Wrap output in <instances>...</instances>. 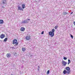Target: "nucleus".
<instances>
[{"mask_svg": "<svg viewBox=\"0 0 75 75\" xmlns=\"http://www.w3.org/2000/svg\"><path fill=\"white\" fill-rule=\"evenodd\" d=\"M44 31H43L42 33H41L42 34H44Z\"/></svg>", "mask_w": 75, "mask_h": 75, "instance_id": "obj_22", "label": "nucleus"}, {"mask_svg": "<svg viewBox=\"0 0 75 75\" xmlns=\"http://www.w3.org/2000/svg\"><path fill=\"white\" fill-rule=\"evenodd\" d=\"M73 23H74V25H75V22H74Z\"/></svg>", "mask_w": 75, "mask_h": 75, "instance_id": "obj_25", "label": "nucleus"}, {"mask_svg": "<svg viewBox=\"0 0 75 75\" xmlns=\"http://www.w3.org/2000/svg\"><path fill=\"white\" fill-rule=\"evenodd\" d=\"M22 50L24 52L26 50V49L25 48V47H23L22 49Z\"/></svg>", "mask_w": 75, "mask_h": 75, "instance_id": "obj_12", "label": "nucleus"}, {"mask_svg": "<svg viewBox=\"0 0 75 75\" xmlns=\"http://www.w3.org/2000/svg\"><path fill=\"white\" fill-rule=\"evenodd\" d=\"M66 69L68 71H69L70 70V68L69 67H67L66 68Z\"/></svg>", "mask_w": 75, "mask_h": 75, "instance_id": "obj_11", "label": "nucleus"}, {"mask_svg": "<svg viewBox=\"0 0 75 75\" xmlns=\"http://www.w3.org/2000/svg\"><path fill=\"white\" fill-rule=\"evenodd\" d=\"M27 20H28L29 21H30V19H27Z\"/></svg>", "mask_w": 75, "mask_h": 75, "instance_id": "obj_24", "label": "nucleus"}, {"mask_svg": "<svg viewBox=\"0 0 75 75\" xmlns=\"http://www.w3.org/2000/svg\"><path fill=\"white\" fill-rule=\"evenodd\" d=\"M10 75H13V74H11Z\"/></svg>", "mask_w": 75, "mask_h": 75, "instance_id": "obj_27", "label": "nucleus"}, {"mask_svg": "<svg viewBox=\"0 0 75 75\" xmlns=\"http://www.w3.org/2000/svg\"><path fill=\"white\" fill-rule=\"evenodd\" d=\"M68 14V13H67V12H65L64 13V15H66V14Z\"/></svg>", "mask_w": 75, "mask_h": 75, "instance_id": "obj_19", "label": "nucleus"}, {"mask_svg": "<svg viewBox=\"0 0 75 75\" xmlns=\"http://www.w3.org/2000/svg\"><path fill=\"white\" fill-rule=\"evenodd\" d=\"M71 37L73 39V36H72V35H71Z\"/></svg>", "mask_w": 75, "mask_h": 75, "instance_id": "obj_23", "label": "nucleus"}, {"mask_svg": "<svg viewBox=\"0 0 75 75\" xmlns=\"http://www.w3.org/2000/svg\"><path fill=\"white\" fill-rule=\"evenodd\" d=\"M57 28H58L57 26H55L54 27V28H55V29H57Z\"/></svg>", "mask_w": 75, "mask_h": 75, "instance_id": "obj_20", "label": "nucleus"}, {"mask_svg": "<svg viewBox=\"0 0 75 75\" xmlns=\"http://www.w3.org/2000/svg\"><path fill=\"white\" fill-rule=\"evenodd\" d=\"M5 37V35L4 34H2L0 35V38L1 39L4 38Z\"/></svg>", "mask_w": 75, "mask_h": 75, "instance_id": "obj_7", "label": "nucleus"}, {"mask_svg": "<svg viewBox=\"0 0 75 75\" xmlns=\"http://www.w3.org/2000/svg\"><path fill=\"white\" fill-rule=\"evenodd\" d=\"M4 23V21L2 20H0V24H3Z\"/></svg>", "mask_w": 75, "mask_h": 75, "instance_id": "obj_15", "label": "nucleus"}, {"mask_svg": "<svg viewBox=\"0 0 75 75\" xmlns=\"http://www.w3.org/2000/svg\"><path fill=\"white\" fill-rule=\"evenodd\" d=\"M72 13H73V12H71V14H72Z\"/></svg>", "mask_w": 75, "mask_h": 75, "instance_id": "obj_26", "label": "nucleus"}, {"mask_svg": "<svg viewBox=\"0 0 75 75\" xmlns=\"http://www.w3.org/2000/svg\"><path fill=\"white\" fill-rule=\"evenodd\" d=\"M49 73H50V71L49 70H48L47 71V74H48Z\"/></svg>", "mask_w": 75, "mask_h": 75, "instance_id": "obj_21", "label": "nucleus"}, {"mask_svg": "<svg viewBox=\"0 0 75 75\" xmlns=\"http://www.w3.org/2000/svg\"><path fill=\"white\" fill-rule=\"evenodd\" d=\"M25 40H27L28 41H29L31 39V38H30V36H26V37L25 38Z\"/></svg>", "mask_w": 75, "mask_h": 75, "instance_id": "obj_4", "label": "nucleus"}, {"mask_svg": "<svg viewBox=\"0 0 75 75\" xmlns=\"http://www.w3.org/2000/svg\"><path fill=\"white\" fill-rule=\"evenodd\" d=\"M7 40H8L7 38H5L4 40V42H6V41H7Z\"/></svg>", "mask_w": 75, "mask_h": 75, "instance_id": "obj_17", "label": "nucleus"}, {"mask_svg": "<svg viewBox=\"0 0 75 75\" xmlns=\"http://www.w3.org/2000/svg\"><path fill=\"white\" fill-rule=\"evenodd\" d=\"M54 32H55V30L54 29H53L52 30V32L50 31L49 33V35H50L51 37H54Z\"/></svg>", "mask_w": 75, "mask_h": 75, "instance_id": "obj_1", "label": "nucleus"}, {"mask_svg": "<svg viewBox=\"0 0 75 75\" xmlns=\"http://www.w3.org/2000/svg\"><path fill=\"white\" fill-rule=\"evenodd\" d=\"M2 2L3 4H6V0H4V1H2Z\"/></svg>", "mask_w": 75, "mask_h": 75, "instance_id": "obj_14", "label": "nucleus"}, {"mask_svg": "<svg viewBox=\"0 0 75 75\" xmlns=\"http://www.w3.org/2000/svg\"><path fill=\"white\" fill-rule=\"evenodd\" d=\"M25 4H24L22 5V7L23 9L25 8Z\"/></svg>", "mask_w": 75, "mask_h": 75, "instance_id": "obj_13", "label": "nucleus"}, {"mask_svg": "<svg viewBox=\"0 0 75 75\" xmlns=\"http://www.w3.org/2000/svg\"><path fill=\"white\" fill-rule=\"evenodd\" d=\"M18 10H22V11H23V9L21 8V6H18Z\"/></svg>", "mask_w": 75, "mask_h": 75, "instance_id": "obj_10", "label": "nucleus"}, {"mask_svg": "<svg viewBox=\"0 0 75 75\" xmlns=\"http://www.w3.org/2000/svg\"><path fill=\"white\" fill-rule=\"evenodd\" d=\"M63 59H64V60H67V58L66 57H64Z\"/></svg>", "mask_w": 75, "mask_h": 75, "instance_id": "obj_18", "label": "nucleus"}, {"mask_svg": "<svg viewBox=\"0 0 75 75\" xmlns=\"http://www.w3.org/2000/svg\"><path fill=\"white\" fill-rule=\"evenodd\" d=\"M20 31H25V28L24 27H22L20 29Z\"/></svg>", "mask_w": 75, "mask_h": 75, "instance_id": "obj_9", "label": "nucleus"}, {"mask_svg": "<svg viewBox=\"0 0 75 75\" xmlns=\"http://www.w3.org/2000/svg\"><path fill=\"white\" fill-rule=\"evenodd\" d=\"M6 56L7 58H10L11 57V54L10 53H7Z\"/></svg>", "mask_w": 75, "mask_h": 75, "instance_id": "obj_8", "label": "nucleus"}, {"mask_svg": "<svg viewBox=\"0 0 75 75\" xmlns=\"http://www.w3.org/2000/svg\"><path fill=\"white\" fill-rule=\"evenodd\" d=\"M29 22V21L28 20L23 21H22V24H25Z\"/></svg>", "mask_w": 75, "mask_h": 75, "instance_id": "obj_6", "label": "nucleus"}, {"mask_svg": "<svg viewBox=\"0 0 75 75\" xmlns=\"http://www.w3.org/2000/svg\"><path fill=\"white\" fill-rule=\"evenodd\" d=\"M70 72H71V71H67L66 70H64L63 71V73L64 74H70Z\"/></svg>", "mask_w": 75, "mask_h": 75, "instance_id": "obj_3", "label": "nucleus"}, {"mask_svg": "<svg viewBox=\"0 0 75 75\" xmlns=\"http://www.w3.org/2000/svg\"><path fill=\"white\" fill-rule=\"evenodd\" d=\"M13 44H15V46H17L18 45V42H17V39H15L13 41Z\"/></svg>", "mask_w": 75, "mask_h": 75, "instance_id": "obj_2", "label": "nucleus"}, {"mask_svg": "<svg viewBox=\"0 0 75 75\" xmlns=\"http://www.w3.org/2000/svg\"><path fill=\"white\" fill-rule=\"evenodd\" d=\"M62 63L63 65V66H66V65L67 64V63L64 61H62Z\"/></svg>", "mask_w": 75, "mask_h": 75, "instance_id": "obj_5", "label": "nucleus"}, {"mask_svg": "<svg viewBox=\"0 0 75 75\" xmlns=\"http://www.w3.org/2000/svg\"><path fill=\"white\" fill-rule=\"evenodd\" d=\"M68 65H69L71 63V60L70 59H68Z\"/></svg>", "mask_w": 75, "mask_h": 75, "instance_id": "obj_16", "label": "nucleus"}]
</instances>
